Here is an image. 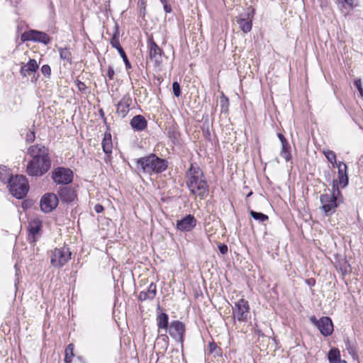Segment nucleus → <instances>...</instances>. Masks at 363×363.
Listing matches in <instances>:
<instances>
[{
  "mask_svg": "<svg viewBox=\"0 0 363 363\" xmlns=\"http://www.w3.org/2000/svg\"><path fill=\"white\" fill-rule=\"evenodd\" d=\"M28 153L32 159L26 166V173L30 177H42L51 167V159L48 147L41 144L30 146Z\"/></svg>",
  "mask_w": 363,
  "mask_h": 363,
  "instance_id": "f257e3e1",
  "label": "nucleus"
},
{
  "mask_svg": "<svg viewBox=\"0 0 363 363\" xmlns=\"http://www.w3.org/2000/svg\"><path fill=\"white\" fill-rule=\"evenodd\" d=\"M185 177L186 186L191 194L197 195L201 199L208 196L209 186L206 178L196 162L190 164Z\"/></svg>",
  "mask_w": 363,
  "mask_h": 363,
  "instance_id": "f03ea898",
  "label": "nucleus"
},
{
  "mask_svg": "<svg viewBox=\"0 0 363 363\" xmlns=\"http://www.w3.org/2000/svg\"><path fill=\"white\" fill-rule=\"evenodd\" d=\"M135 163L137 169L148 175L162 173L167 169L169 164L166 159L159 157L155 153H150L144 157L135 159Z\"/></svg>",
  "mask_w": 363,
  "mask_h": 363,
  "instance_id": "7ed1b4c3",
  "label": "nucleus"
},
{
  "mask_svg": "<svg viewBox=\"0 0 363 363\" xmlns=\"http://www.w3.org/2000/svg\"><path fill=\"white\" fill-rule=\"evenodd\" d=\"M11 194L17 199L25 198L29 190V184L27 178L22 174H16L10 178L8 183Z\"/></svg>",
  "mask_w": 363,
  "mask_h": 363,
  "instance_id": "20e7f679",
  "label": "nucleus"
},
{
  "mask_svg": "<svg viewBox=\"0 0 363 363\" xmlns=\"http://www.w3.org/2000/svg\"><path fill=\"white\" fill-rule=\"evenodd\" d=\"M250 309L249 303L245 298H240L235 302L232 309L233 323H235L236 320L240 323L247 322L250 317Z\"/></svg>",
  "mask_w": 363,
  "mask_h": 363,
  "instance_id": "39448f33",
  "label": "nucleus"
},
{
  "mask_svg": "<svg viewBox=\"0 0 363 363\" xmlns=\"http://www.w3.org/2000/svg\"><path fill=\"white\" fill-rule=\"evenodd\" d=\"M71 255L69 248L67 247L55 248L51 252V265L58 269L62 267L71 259Z\"/></svg>",
  "mask_w": 363,
  "mask_h": 363,
  "instance_id": "423d86ee",
  "label": "nucleus"
},
{
  "mask_svg": "<svg viewBox=\"0 0 363 363\" xmlns=\"http://www.w3.org/2000/svg\"><path fill=\"white\" fill-rule=\"evenodd\" d=\"M73 172L64 167H58L52 172L51 178L57 184L67 185L73 182Z\"/></svg>",
  "mask_w": 363,
  "mask_h": 363,
  "instance_id": "0eeeda50",
  "label": "nucleus"
},
{
  "mask_svg": "<svg viewBox=\"0 0 363 363\" xmlns=\"http://www.w3.org/2000/svg\"><path fill=\"white\" fill-rule=\"evenodd\" d=\"M311 323L318 328L320 333L324 337H328L333 333V323L332 319L328 316H323L317 319L315 315L310 317Z\"/></svg>",
  "mask_w": 363,
  "mask_h": 363,
  "instance_id": "6e6552de",
  "label": "nucleus"
},
{
  "mask_svg": "<svg viewBox=\"0 0 363 363\" xmlns=\"http://www.w3.org/2000/svg\"><path fill=\"white\" fill-rule=\"evenodd\" d=\"M167 330L169 331V335L176 342H179L182 348H183L186 334L185 324L180 320H173L171 322Z\"/></svg>",
  "mask_w": 363,
  "mask_h": 363,
  "instance_id": "1a4fd4ad",
  "label": "nucleus"
},
{
  "mask_svg": "<svg viewBox=\"0 0 363 363\" xmlns=\"http://www.w3.org/2000/svg\"><path fill=\"white\" fill-rule=\"evenodd\" d=\"M21 40L22 42L33 41L44 45H48L51 41L50 37L46 33L33 29L23 32L21 35Z\"/></svg>",
  "mask_w": 363,
  "mask_h": 363,
  "instance_id": "9d476101",
  "label": "nucleus"
},
{
  "mask_svg": "<svg viewBox=\"0 0 363 363\" xmlns=\"http://www.w3.org/2000/svg\"><path fill=\"white\" fill-rule=\"evenodd\" d=\"M110 44L111 45L116 48L117 51L118 52L120 56L123 59V61L124 62L125 69H130L132 66L128 58V56L124 51L123 48L121 45L120 41H119V26L117 23H115L114 26V31L113 33V35L110 40Z\"/></svg>",
  "mask_w": 363,
  "mask_h": 363,
  "instance_id": "9b49d317",
  "label": "nucleus"
},
{
  "mask_svg": "<svg viewBox=\"0 0 363 363\" xmlns=\"http://www.w3.org/2000/svg\"><path fill=\"white\" fill-rule=\"evenodd\" d=\"M320 201L322 205L320 209L327 216L333 214L335 212L336 208L339 207L335 198L334 196H331L330 194H321L320 196Z\"/></svg>",
  "mask_w": 363,
  "mask_h": 363,
  "instance_id": "f8f14e48",
  "label": "nucleus"
},
{
  "mask_svg": "<svg viewBox=\"0 0 363 363\" xmlns=\"http://www.w3.org/2000/svg\"><path fill=\"white\" fill-rule=\"evenodd\" d=\"M59 198L54 193H46L40 199V206L43 212L48 213L52 212L58 205Z\"/></svg>",
  "mask_w": 363,
  "mask_h": 363,
  "instance_id": "ddd939ff",
  "label": "nucleus"
},
{
  "mask_svg": "<svg viewBox=\"0 0 363 363\" xmlns=\"http://www.w3.org/2000/svg\"><path fill=\"white\" fill-rule=\"evenodd\" d=\"M147 48L150 60L154 62L155 67H159L162 62L163 50L155 42L152 37L147 39Z\"/></svg>",
  "mask_w": 363,
  "mask_h": 363,
  "instance_id": "4468645a",
  "label": "nucleus"
},
{
  "mask_svg": "<svg viewBox=\"0 0 363 363\" xmlns=\"http://www.w3.org/2000/svg\"><path fill=\"white\" fill-rule=\"evenodd\" d=\"M57 192V196L62 203L72 204L77 201V192L75 189L70 186L59 187Z\"/></svg>",
  "mask_w": 363,
  "mask_h": 363,
  "instance_id": "2eb2a0df",
  "label": "nucleus"
},
{
  "mask_svg": "<svg viewBox=\"0 0 363 363\" xmlns=\"http://www.w3.org/2000/svg\"><path fill=\"white\" fill-rule=\"evenodd\" d=\"M196 218L191 214H188L177 220L176 227L182 232H190L196 227Z\"/></svg>",
  "mask_w": 363,
  "mask_h": 363,
  "instance_id": "dca6fc26",
  "label": "nucleus"
},
{
  "mask_svg": "<svg viewBox=\"0 0 363 363\" xmlns=\"http://www.w3.org/2000/svg\"><path fill=\"white\" fill-rule=\"evenodd\" d=\"M132 98L129 94H125L116 104V114L121 118H124L130 110Z\"/></svg>",
  "mask_w": 363,
  "mask_h": 363,
  "instance_id": "f3484780",
  "label": "nucleus"
},
{
  "mask_svg": "<svg viewBox=\"0 0 363 363\" xmlns=\"http://www.w3.org/2000/svg\"><path fill=\"white\" fill-rule=\"evenodd\" d=\"M42 227V222L39 219H33L28 223V240L30 243H35L37 241L38 236L40 235V232L41 231Z\"/></svg>",
  "mask_w": 363,
  "mask_h": 363,
  "instance_id": "a211bd4d",
  "label": "nucleus"
},
{
  "mask_svg": "<svg viewBox=\"0 0 363 363\" xmlns=\"http://www.w3.org/2000/svg\"><path fill=\"white\" fill-rule=\"evenodd\" d=\"M336 167L338 169V179L337 180L340 184V186L341 188H345L348 185L349 183V177L347 172V165L343 162H339Z\"/></svg>",
  "mask_w": 363,
  "mask_h": 363,
  "instance_id": "6ab92c4d",
  "label": "nucleus"
},
{
  "mask_svg": "<svg viewBox=\"0 0 363 363\" xmlns=\"http://www.w3.org/2000/svg\"><path fill=\"white\" fill-rule=\"evenodd\" d=\"M131 128L135 131H143L147 126V121L142 115L135 116L130 121Z\"/></svg>",
  "mask_w": 363,
  "mask_h": 363,
  "instance_id": "aec40b11",
  "label": "nucleus"
},
{
  "mask_svg": "<svg viewBox=\"0 0 363 363\" xmlns=\"http://www.w3.org/2000/svg\"><path fill=\"white\" fill-rule=\"evenodd\" d=\"M254 14V10L251 13H247L244 18H239L236 20L237 23L239 25L240 30L247 33L252 30V20L250 19V16Z\"/></svg>",
  "mask_w": 363,
  "mask_h": 363,
  "instance_id": "412c9836",
  "label": "nucleus"
},
{
  "mask_svg": "<svg viewBox=\"0 0 363 363\" xmlns=\"http://www.w3.org/2000/svg\"><path fill=\"white\" fill-rule=\"evenodd\" d=\"M157 293V286L156 284L153 282H152L146 291H142L140 292L138 295V300L140 301H144L145 300L150 299L152 300Z\"/></svg>",
  "mask_w": 363,
  "mask_h": 363,
  "instance_id": "4be33fe9",
  "label": "nucleus"
},
{
  "mask_svg": "<svg viewBox=\"0 0 363 363\" xmlns=\"http://www.w3.org/2000/svg\"><path fill=\"white\" fill-rule=\"evenodd\" d=\"M156 320L157 325L158 327V330L160 331V330L162 329L164 330L165 332H167L170 325L169 324V315H167V313L164 312H161L158 313L157 315Z\"/></svg>",
  "mask_w": 363,
  "mask_h": 363,
  "instance_id": "5701e85b",
  "label": "nucleus"
},
{
  "mask_svg": "<svg viewBox=\"0 0 363 363\" xmlns=\"http://www.w3.org/2000/svg\"><path fill=\"white\" fill-rule=\"evenodd\" d=\"M346 350L351 355L353 360L359 361V355L357 349V343L355 341H352L349 337L344 340Z\"/></svg>",
  "mask_w": 363,
  "mask_h": 363,
  "instance_id": "b1692460",
  "label": "nucleus"
},
{
  "mask_svg": "<svg viewBox=\"0 0 363 363\" xmlns=\"http://www.w3.org/2000/svg\"><path fill=\"white\" fill-rule=\"evenodd\" d=\"M101 145L103 151L106 155H110L112 153L113 143L110 132H105Z\"/></svg>",
  "mask_w": 363,
  "mask_h": 363,
  "instance_id": "393cba45",
  "label": "nucleus"
},
{
  "mask_svg": "<svg viewBox=\"0 0 363 363\" xmlns=\"http://www.w3.org/2000/svg\"><path fill=\"white\" fill-rule=\"evenodd\" d=\"M329 363H341L340 352L338 348L333 347L328 353Z\"/></svg>",
  "mask_w": 363,
  "mask_h": 363,
  "instance_id": "a878e982",
  "label": "nucleus"
},
{
  "mask_svg": "<svg viewBox=\"0 0 363 363\" xmlns=\"http://www.w3.org/2000/svg\"><path fill=\"white\" fill-rule=\"evenodd\" d=\"M280 156L287 162L291 160V145L288 141L281 144Z\"/></svg>",
  "mask_w": 363,
  "mask_h": 363,
  "instance_id": "bb28decb",
  "label": "nucleus"
},
{
  "mask_svg": "<svg viewBox=\"0 0 363 363\" xmlns=\"http://www.w3.org/2000/svg\"><path fill=\"white\" fill-rule=\"evenodd\" d=\"M11 177H13L11 173L10 172L9 168H8L6 166L1 164L0 165V180L4 183L7 184L10 181V178Z\"/></svg>",
  "mask_w": 363,
  "mask_h": 363,
  "instance_id": "cd10ccee",
  "label": "nucleus"
},
{
  "mask_svg": "<svg viewBox=\"0 0 363 363\" xmlns=\"http://www.w3.org/2000/svg\"><path fill=\"white\" fill-rule=\"evenodd\" d=\"M58 51L61 60L67 61L70 65L72 63V56L69 48H59Z\"/></svg>",
  "mask_w": 363,
  "mask_h": 363,
  "instance_id": "c85d7f7f",
  "label": "nucleus"
},
{
  "mask_svg": "<svg viewBox=\"0 0 363 363\" xmlns=\"http://www.w3.org/2000/svg\"><path fill=\"white\" fill-rule=\"evenodd\" d=\"M74 345L72 343L69 344L65 350V363H71L72 359L74 357Z\"/></svg>",
  "mask_w": 363,
  "mask_h": 363,
  "instance_id": "c756f323",
  "label": "nucleus"
},
{
  "mask_svg": "<svg viewBox=\"0 0 363 363\" xmlns=\"http://www.w3.org/2000/svg\"><path fill=\"white\" fill-rule=\"evenodd\" d=\"M250 214L255 220H256L260 223H264V222L268 220V219H269V217L267 215L264 214L263 213H261V212L255 211L253 210L250 211Z\"/></svg>",
  "mask_w": 363,
  "mask_h": 363,
  "instance_id": "7c9ffc66",
  "label": "nucleus"
},
{
  "mask_svg": "<svg viewBox=\"0 0 363 363\" xmlns=\"http://www.w3.org/2000/svg\"><path fill=\"white\" fill-rule=\"evenodd\" d=\"M220 104L222 113H228L229 106L228 98L222 92L220 98Z\"/></svg>",
  "mask_w": 363,
  "mask_h": 363,
  "instance_id": "2f4dec72",
  "label": "nucleus"
},
{
  "mask_svg": "<svg viewBox=\"0 0 363 363\" xmlns=\"http://www.w3.org/2000/svg\"><path fill=\"white\" fill-rule=\"evenodd\" d=\"M324 155L327 158L329 162H330L333 167L337 166L336 155L333 150H328L323 152Z\"/></svg>",
  "mask_w": 363,
  "mask_h": 363,
  "instance_id": "473e14b6",
  "label": "nucleus"
},
{
  "mask_svg": "<svg viewBox=\"0 0 363 363\" xmlns=\"http://www.w3.org/2000/svg\"><path fill=\"white\" fill-rule=\"evenodd\" d=\"M208 349L210 353L213 354L214 357H219L222 355L221 349L218 347L216 343L213 341L209 342Z\"/></svg>",
  "mask_w": 363,
  "mask_h": 363,
  "instance_id": "72a5a7b5",
  "label": "nucleus"
},
{
  "mask_svg": "<svg viewBox=\"0 0 363 363\" xmlns=\"http://www.w3.org/2000/svg\"><path fill=\"white\" fill-rule=\"evenodd\" d=\"M168 135H169V138L174 143H175L176 142L178 141V139L179 138V133L176 130L175 128H174V127L169 128V130L168 131Z\"/></svg>",
  "mask_w": 363,
  "mask_h": 363,
  "instance_id": "f704fd0d",
  "label": "nucleus"
},
{
  "mask_svg": "<svg viewBox=\"0 0 363 363\" xmlns=\"http://www.w3.org/2000/svg\"><path fill=\"white\" fill-rule=\"evenodd\" d=\"M26 65L28 67V70H30L31 73L35 72L38 69V65L37 64L36 60L34 59H30Z\"/></svg>",
  "mask_w": 363,
  "mask_h": 363,
  "instance_id": "c9c22d12",
  "label": "nucleus"
},
{
  "mask_svg": "<svg viewBox=\"0 0 363 363\" xmlns=\"http://www.w3.org/2000/svg\"><path fill=\"white\" fill-rule=\"evenodd\" d=\"M339 269L342 272V275H346L351 272L350 265L347 263V261H344L343 264H340Z\"/></svg>",
  "mask_w": 363,
  "mask_h": 363,
  "instance_id": "e433bc0d",
  "label": "nucleus"
},
{
  "mask_svg": "<svg viewBox=\"0 0 363 363\" xmlns=\"http://www.w3.org/2000/svg\"><path fill=\"white\" fill-rule=\"evenodd\" d=\"M172 90H173L174 95L176 97H179V96H181L182 90H181L180 84H179V83L178 82H173V84H172Z\"/></svg>",
  "mask_w": 363,
  "mask_h": 363,
  "instance_id": "4c0bfd02",
  "label": "nucleus"
},
{
  "mask_svg": "<svg viewBox=\"0 0 363 363\" xmlns=\"http://www.w3.org/2000/svg\"><path fill=\"white\" fill-rule=\"evenodd\" d=\"M331 196H334L335 200L337 201V204L340 206L341 203H344V198L340 190H337L334 194H330Z\"/></svg>",
  "mask_w": 363,
  "mask_h": 363,
  "instance_id": "58836bf2",
  "label": "nucleus"
},
{
  "mask_svg": "<svg viewBox=\"0 0 363 363\" xmlns=\"http://www.w3.org/2000/svg\"><path fill=\"white\" fill-rule=\"evenodd\" d=\"M74 84L77 86V87L78 88L79 91H81V92L86 91L87 86H86V84L84 82H82L79 79H77L74 80Z\"/></svg>",
  "mask_w": 363,
  "mask_h": 363,
  "instance_id": "ea45409f",
  "label": "nucleus"
},
{
  "mask_svg": "<svg viewBox=\"0 0 363 363\" xmlns=\"http://www.w3.org/2000/svg\"><path fill=\"white\" fill-rule=\"evenodd\" d=\"M163 5V9L165 13H170L172 11V6L168 3V0H160Z\"/></svg>",
  "mask_w": 363,
  "mask_h": 363,
  "instance_id": "a19ab883",
  "label": "nucleus"
},
{
  "mask_svg": "<svg viewBox=\"0 0 363 363\" xmlns=\"http://www.w3.org/2000/svg\"><path fill=\"white\" fill-rule=\"evenodd\" d=\"M41 72L47 77H50L51 74V68L48 65H44L41 67Z\"/></svg>",
  "mask_w": 363,
  "mask_h": 363,
  "instance_id": "79ce46f5",
  "label": "nucleus"
},
{
  "mask_svg": "<svg viewBox=\"0 0 363 363\" xmlns=\"http://www.w3.org/2000/svg\"><path fill=\"white\" fill-rule=\"evenodd\" d=\"M158 338H160L162 340V342L163 343V347L165 350H167L169 346V337L166 334H162L160 336L158 337Z\"/></svg>",
  "mask_w": 363,
  "mask_h": 363,
  "instance_id": "37998d69",
  "label": "nucleus"
},
{
  "mask_svg": "<svg viewBox=\"0 0 363 363\" xmlns=\"http://www.w3.org/2000/svg\"><path fill=\"white\" fill-rule=\"evenodd\" d=\"M354 85L357 89L359 92V94L362 97H363V88L362 86V81L360 79H357L354 81Z\"/></svg>",
  "mask_w": 363,
  "mask_h": 363,
  "instance_id": "c03bdc74",
  "label": "nucleus"
},
{
  "mask_svg": "<svg viewBox=\"0 0 363 363\" xmlns=\"http://www.w3.org/2000/svg\"><path fill=\"white\" fill-rule=\"evenodd\" d=\"M35 132L33 130L29 131V133L26 134V140L27 143H31L35 140Z\"/></svg>",
  "mask_w": 363,
  "mask_h": 363,
  "instance_id": "a18cd8bd",
  "label": "nucleus"
},
{
  "mask_svg": "<svg viewBox=\"0 0 363 363\" xmlns=\"http://www.w3.org/2000/svg\"><path fill=\"white\" fill-rule=\"evenodd\" d=\"M20 72H21V75H23V77H27V76L31 74V72L30 70H28V67H27L26 65H23L21 66Z\"/></svg>",
  "mask_w": 363,
  "mask_h": 363,
  "instance_id": "49530a36",
  "label": "nucleus"
},
{
  "mask_svg": "<svg viewBox=\"0 0 363 363\" xmlns=\"http://www.w3.org/2000/svg\"><path fill=\"white\" fill-rule=\"evenodd\" d=\"M339 186H340V184L337 182V180L333 179V183H332V189L330 191V194H334L335 192H337V190H340Z\"/></svg>",
  "mask_w": 363,
  "mask_h": 363,
  "instance_id": "de8ad7c7",
  "label": "nucleus"
},
{
  "mask_svg": "<svg viewBox=\"0 0 363 363\" xmlns=\"http://www.w3.org/2000/svg\"><path fill=\"white\" fill-rule=\"evenodd\" d=\"M218 248L220 251V252L222 254V255H225L227 254L228 252V247L227 246V245L224 244V243H220L218 245Z\"/></svg>",
  "mask_w": 363,
  "mask_h": 363,
  "instance_id": "09e8293b",
  "label": "nucleus"
},
{
  "mask_svg": "<svg viewBox=\"0 0 363 363\" xmlns=\"http://www.w3.org/2000/svg\"><path fill=\"white\" fill-rule=\"evenodd\" d=\"M114 75H115V71H114L113 67L109 66L108 68V72H107V76H108V79L110 80H112L113 79Z\"/></svg>",
  "mask_w": 363,
  "mask_h": 363,
  "instance_id": "8fccbe9b",
  "label": "nucleus"
},
{
  "mask_svg": "<svg viewBox=\"0 0 363 363\" xmlns=\"http://www.w3.org/2000/svg\"><path fill=\"white\" fill-rule=\"evenodd\" d=\"M255 333L258 335L259 337H266V335L262 333V331L258 328L257 325L254 328Z\"/></svg>",
  "mask_w": 363,
  "mask_h": 363,
  "instance_id": "3c124183",
  "label": "nucleus"
},
{
  "mask_svg": "<svg viewBox=\"0 0 363 363\" xmlns=\"http://www.w3.org/2000/svg\"><path fill=\"white\" fill-rule=\"evenodd\" d=\"M305 282L309 286H314L315 285V279L314 278H310L305 280Z\"/></svg>",
  "mask_w": 363,
  "mask_h": 363,
  "instance_id": "603ef678",
  "label": "nucleus"
},
{
  "mask_svg": "<svg viewBox=\"0 0 363 363\" xmlns=\"http://www.w3.org/2000/svg\"><path fill=\"white\" fill-rule=\"evenodd\" d=\"M339 2L345 3L350 8H353L354 0H339Z\"/></svg>",
  "mask_w": 363,
  "mask_h": 363,
  "instance_id": "864d4df0",
  "label": "nucleus"
},
{
  "mask_svg": "<svg viewBox=\"0 0 363 363\" xmlns=\"http://www.w3.org/2000/svg\"><path fill=\"white\" fill-rule=\"evenodd\" d=\"M94 210L96 213H99L104 211V208L101 204L97 203L94 206Z\"/></svg>",
  "mask_w": 363,
  "mask_h": 363,
  "instance_id": "5fc2aeb1",
  "label": "nucleus"
},
{
  "mask_svg": "<svg viewBox=\"0 0 363 363\" xmlns=\"http://www.w3.org/2000/svg\"><path fill=\"white\" fill-rule=\"evenodd\" d=\"M277 137L279 139L281 144L288 141L287 139L284 137V135L281 133H279L277 134Z\"/></svg>",
  "mask_w": 363,
  "mask_h": 363,
  "instance_id": "6e6d98bb",
  "label": "nucleus"
},
{
  "mask_svg": "<svg viewBox=\"0 0 363 363\" xmlns=\"http://www.w3.org/2000/svg\"><path fill=\"white\" fill-rule=\"evenodd\" d=\"M205 135H206V138L207 137H210V135H211L210 130H209L208 128H207V130H206V132L205 133Z\"/></svg>",
  "mask_w": 363,
  "mask_h": 363,
  "instance_id": "4d7b16f0",
  "label": "nucleus"
},
{
  "mask_svg": "<svg viewBox=\"0 0 363 363\" xmlns=\"http://www.w3.org/2000/svg\"><path fill=\"white\" fill-rule=\"evenodd\" d=\"M99 113H100L101 116L102 118H105L104 113V111H103V110H102V109H101V110L99 111Z\"/></svg>",
  "mask_w": 363,
  "mask_h": 363,
  "instance_id": "13d9d810",
  "label": "nucleus"
},
{
  "mask_svg": "<svg viewBox=\"0 0 363 363\" xmlns=\"http://www.w3.org/2000/svg\"><path fill=\"white\" fill-rule=\"evenodd\" d=\"M252 194V191H250V192L247 195V197H249V196H250Z\"/></svg>",
  "mask_w": 363,
  "mask_h": 363,
  "instance_id": "bf43d9fd",
  "label": "nucleus"
},
{
  "mask_svg": "<svg viewBox=\"0 0 363 363\" xmlns=\"http://www.w3.org/2000/svg\"><path fill=\"white\" fill-rule=\"evenodd\" d=\"M341 363H347V362L345 360H342L341 359Z\"/></svg>",
  "mask_w": 363,
  "mask_h": 363,
  "instance_id": "052dcab7",
  "label": "nucleus"
}]
</instances>
